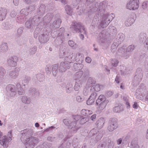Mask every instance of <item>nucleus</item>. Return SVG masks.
<instances>
[{
	"instance_id": "obj_1",
	"label": "nucleus",
	"mask_w": 148,
	"mask_h": 148,
	"mask_svg": "<svg viewBox=\"0 0 148 148\" xmlns=\"http://www.w3.org/2000/svg\"><path fill=\"white\" fill-rule=\"evenodd\" d=\"M102 16L101 22L98 26L99 28L100 29L106 27L115 17L113 13L110 14L105 13Z\"/></svg>"
},
{
	"instance_id": "obj_2",
	"label": "nucleus",
	"mask_w": 148,
	"mask_h": 148,
	"mask_svg": "<svg viewBox=\"0 0 148 148\" xmlns=\"http://www.w3.org/2000/svg\"><path fill=\"white\" fill-rule=\"evenodd\" d=\"M70 28L74 33L86 34V31L84 25L80 22L75 21H73Z\"/></svg>"
},
{
	"instance_id": "obj_3",
	"label": "nucleus",
	"mask_w": 148,
	"mask_h": 148,
	"mask_svg": "<svg viewBox=\"0 0 148 148\" xmlns=\"http://www.w3.org/2000/svg\"><path fill=\"white\" fill-rule=\"evenodd\" d=\"M22 141L25 144L26 148H34L39 141L37 138L31 137L28 138L27 139L23 140Z\"/></svg>"
},
{
	"instance_id": "obj_4",
	"label": "nucleus",
	"mask_w": 148,
	"mask_h": 148,
	"mask_svg": "<svg viewBox=\"0 0 148 148\" xmlns=\"http://www.w3.org/2000/svg\"><path fill=\"white\" fill-rule=\"evenodd\" d=\"M77 123L75 121L73 120L70 121V125L69 128L71 130L66 136V139H68L71 137L73 134L76 133L80 127L77 124Z\"/></svg>"
},
{
	"instance_id": "obj_5",
	"label": "nucleus",
	"mask_w": 148,
	"mask_h": 148,
	"mask_svg": "<svg viewBox=\"0 0 148 148\" xmlns=\"http://www.w3.org/2000/svg\"><path fill=\"white\" fill-rule=\"evenodd\" d=\"M107 4L106 1H104L101 2L97 7L95 5V8H93L95 9V11L91 12V14L94 12L97 11V13L100 14L101 16H102L105 13V9Z\"/></svg>"
},
{
	"instance_id": "obj_6",
	"label": "nucleus",
	"mask_w": 148,
	"mask_h": 148,
	"mask_svg": "<svg viewBox=\"0 0 148 148\" xmlns=\"http://www.w3.org/2000/svg\"><path fill=\"white\" fill-rule=\"evenodd\" d=\"M12 132L10 131L8 132L7 136H3L2 139L0 140V143L4 148H7L8 147L9 145V143L12 140V137L11 134Z\"/></svg>"
},
{
	"instance_id": "obj_7",
	"label": "nucleus",
	"mask_w": 148,
	"mask_h": 148,
	"mask_svg": "<svg viewBox=\"0 0 148 148\" xmlns=\"http://www.w3.org/2000/svg\"><path fill=\"white\" fill-rule=\"evenodd\" d=\"M93 83L94 79L91 77L89 78L88 79L86 86L83 91V93L84 95H87L88 93L93 91L92 86Z\"/></svg>"
},
{
	"instance_id": "obj_8",
	"label": "nucleus",
	"mask_w": 148,
	"mask_h": 148,
	"mask_svg": "<svg viewBox=\"0 0 148 148\" xmlns=\"http://www.w3.org/2000/svg\"><path fill=\"white\" fill-rule=\"evenodd\" d=\"M118 126L117 120L115 118H110L109 121L108 129L110 132H112L116 129Z\"/></svg>"
},
{
	"instance_id": "obj_9",
	"label": "nucleus",
	"mask_w": 148,
	"mask_h": 148,
	"mask_svg": "<svg viewBox=\"0 0 148 148\" xmlns=\"http://www.w3.org/2000/svg\"><path fill=\"white\" fill-rule=\"evenodd\" d=\"M139 0H130L127 4L128 9L134 10L138 9L139 7Z\"/></svg>"
},
{
	"instance_id": "obj_10",
	"label": "nucleus",
	"mask_w": 148,
	"mask_h": 148,
	"mask_svg": "<svg viewBox=\"0 0 148 148\" xmlns=\"http://www.w3.org/2000/svg\"><path fill=\"white\" fill-rule=\"evenodd\" d=\"M18 60V58L17 56H11L7 59V64L9 67H15L17 65Z\"/></svg>"
},
{
	"instance_id": "obj_11",
	"label": "nucleus",
	"mask_w": 148,
	"mask_h": 148,
	"mask_svg": "<svg viewBox=\"0 0 148 148\" xmlns=\"http://www.w3.org/2000/svg\"><path fill=\"white\" fill-rule=\"evenodd\" d=\"M73 53H67V56H65L64 62L66 63V64H70L73 62L77 60L76 58L74 56Z\"/></svg>"
},
{
	"instance_id": "obj_12",
	"label": "nucleus",
	"mask_w": 148,
	"mask_h": 148,
	"mask_svg": "<svg viewBox=\"0 0 148 148\" xmlns=\"http://www.w3.org/2000/svg\"><path fill=\"white\" fill-rule=\"evenodd\" d=\"M95 0H86V2L85 3V5L88 7L87 8H89L90 10L88 11V13L89 14L88 16L91 14V12L94 11L95 8L96 4L94 2Z\"/></svg>"
},
{
	"instance_id": "obj_13",
	"label": "nucleus",
	"mask_w": 148,
	"mask_h": 148,
	"mask_svg": "<svg viewBox=\"0 0 148 148\" xmlns=\"http://www.w3.org/2000/svg\"><path fill=\"white\" fill-rule=\"evenodd\" d=\"M61 22V20L60 18H58L56 20L53 22L51 27H49L48 26L46 27V30L47 32H51L52 29V27L56 29L59 28L60 27Z\"/></svg>"
},
{
	"instance_id": "obj_14",
	"label": "nucleus",
	"mask_w": 148,
	"mask_h": 148,
	"mask_svg": "<svg viewBox=\"0 0 148 148\" xmlns=\"http://www.w3.org/2000/svg\"><path fill=\"white\" fill-rule=\"evenodd\" d=\"M137 91H139L143 97L146 95L145 100L148 101V90H147L146 87L143 84L140 85V88L137 89Z\"/></svg>"
},
{
	"instance_id": "obj_15",
	"label": "nucleus",
	"mask_w": 148,
	"mask_h": 148,
	"mask_svg": "<svg viewBox=\"0 0 148 148\" xmlns=\"http://www.w3.org/2000/svg\"><path fill=\"white\" fill-rule=\"evenodd\" d=\"M7 91L10 93L11 97H14L16 93V89L15 86L13 85L9 84L6 87Z\"/></svg>"
},
{
	"instance_id": "obj_16",
	"label": "nucleus",
	"mask_w": 148,
	"mask_h": 148,
	"mask_svg": "<svg viewBox=\"0 0 148 148\" xmlns=\"http://www.w3.org/2000/svg\"><path fill=\"white\" fill-rule=\"evenodd\" d=\"M32 134V130L31 129H26L24 130L22 133V135L21 138V141L23 140L27 139L29 136Z\"/></svg>"
},
{
	"instance_id": "obj_17",
	"label": "nucleus",
	"mask_w": 148,
	"mask_h": 148,
	"mask_svg": "<svg viewBox=\"0 0 148 148\" xmlns=\"http://www.w3.org/2000/svg\"><path fill=\"white\" fill-rule=\"evenodd\" d=\"M6 70L2 66H0V85H1L5 82V75Z\"/></svg>"
},
{
	"instance_id": "obj_18",
	"label": "nucleus",
	"mask_w": 148,
	"mask_h": 148,
	"mask_svg": "<svg viewBox=\"0 0 148 148\" xmlns=\"http://www.w3.org/2000/svg\"><path fill=\"white\" fill-rule=\"evenodd\" d=\"M38 39L41 43H46L49 40V34L47 33L41 34L39 36Z\"/></svg>"
},
{
	"instance_id": "obj_19",
	"label": "nucleus",
	"mask_w": 148,
	"mask_h": 148,
	"mask_svg": "<svg viewBox=\"0 0 148 148\" xmlns=\"http://www.w3.org/2000/svg\"><path fill=\"white\" fill-rule=\"evenodd\" d=\"M123 52L124 53V58L127 59L129 57L130 52L133 50L134 47H123Z\"/></svg>"
},
{
	"instance_id": "obj_20",
	"label": "nucleus",
	"mask_w": 148,
	"mask_h": 148,
	"mask_svg": "<svg viewBox=\"0 0 148 148\" xmlns=\"http://www.w3.org/2000/svg\"><path fill=\"white\" fill-rule=\"evenodd\" d=\"M70 67V64H66V63L64 62H61L60 64L59 70L61 72H64L67 69H69Z\"/></svg>"
},
{
	"instance_id": "obj_21",
	"label": "nucleus",
	"mask_w": 148,
	"mask_h": 148,
	"mask_svg": "<svg viewBox=\"0 0 148 148\" xmlns=\"http://www.w3.org/2000/svg\"><path fill=\"white\" fill-rule=\"evenodd\" d=\"M19 71L18 69L16 68L14 70L10 71L8 75L12 78L15 79L18 75Z\"/></svg>"
},
{
	"instance_id": "obj_22",
	"label": "nucleus",
	"mask_w": 148,
	"mask_h": 148,
	"mask_svg": "<svg viewBox=\"0 0 148 148\" xmlns=\"http://www.w3.org/2000/svg\"><path fill=\"white\" fill-rule=\"evenodd\" d=\"M7 13V10L5 8H0V21H2L5 18Z\"/></svg>"
},
{
	"instance_id": "obj_23",
	"label": "nucleus",
	"mask_w": 148,
	"mask_h": 148,
	"mask_svg": "<svg viewBox=\"0 0 148 148\" xmlns=\"http://www.w3.org/2000/svg\"><path fill=\"white\" fill-rule=\"evenodd\" d=\"M53 17V13H49L47 14L44 17L43 21L46 23H49L52 20Z\"/></svg>"
},
{
	"instance_id": "obj_24",
	"label": "nucleus",
	"mask_w": 148,
	"mask_h": 148,
	"mask_svg": "<svg viewBox=\"0 0 148 148\" xmlns=\"http://www.w3.org/2000/svg\"><path fill=\"white\" fill-rule=\"evenodd\" d=\"M100 16H101L100 14L98 13V14H95L92 22V24L93 25V26H97L98 25V23L99 21V17ZM101 16L102 17V16Z\"/></svg>"
},
{
	"instance_id": "obj_25",
	"label": "nucleus",
	"mask_w": 148,
	"mask_h": 148,
	"mask_svg": "<svg viewBox=\"0 0 148 148\" xmlns=\"http://www.w3.org/2000/svg\"><path fill=\"white\" fill-rule=\"evenodd\" d=\"M134 15V14L130 15V17L128 18L125 22V25L126 26H130L134 22L135 20L134 18L132 17Z\"/></svg>"
},
{
	"instance_id": "obj_26",
	"label": "nucleus",
	"mask_w": 148,
	"mask_h": 148,
	"mask_svg": "<svg viewBox=\"0 0 148 148\" xmlns=\"http://www.w3.org/2000/svg\"><path fill=\"white\" fill-rule=\"evenodd\" d=\"M45 10L46 7L45 5L44 4H41L37 11L38 15L40 16L43 15L45 13Z\"/></svg>"
},
{
	"instance_id": "obj_27",
	"label": "nucleus",
	"mask_w": 148,
	"mask_h": 148,
	"mask_svg": "<svg viewBox=\"0 0 148 148\" xmlns=\"http://www.w3.org/2000/svg\"><path fill=\"white\" fill-rule=\"evenodd\" d=\"M105 119L103 118H101L96 122V124L99 128H102L105 122Z\"/></svg>"
},
{
	"instance_id": "obj_28",
	"label": "nucleus",
	"mask_w": 148,
	"mask_h": 148,
	"mask_svg": "<svg viewBox=\"0 0 148 148\" xmlns=\"http://www.w3.org/2000/svg\"><path fill=\"white\" fill-rule=\"evenodd\" d=\"M84 77L83 72L82 71L77 72L75 75V78L77 81H78L79 79H80L79 81H82V80Z\"/></svg>"
},
{
	"instance_id": "obj_29",
	"label": "nucleus",
	"mask_w": 148,
	"mask_h": 148,
	"mask_svg": "<svg viewBox=\"0 0 148 148\" xmlns=\"http://www.w3.org/2000/svg\"><path fill=\"white\" fill-rule=\"evenodd\" d=\"M106 100V98L105 96L103 95H100L97 99L96 104L98 105L99 104H100L103 102L105 103V101Z\"/></svg>"
},
{
	"instance_id": "obj_30",
	"label": "nucleus",
	"mask_w": 148,
	"mask_h": 148,
	"mask_svg": "<svg viewBox=\"0 0 148 148\" xmlns=\"http://www.w3.org/2000/svg\"><path fill=\"white\" fill-rule=\"evenodd\" d=\"M146 35L145 33H140L138 36V38L140 43L143 45L144 42L146 40Z\"/></svg>"
},
{
	"instance_id": "obj_31",
	"label": "nucleus",
	"mask_w": 148,
	"mask_h": 148,
	"mask_svg": "<svg viewBox=\"0 0 148 148\" xmlns=\"http://www.w3.org/2000/svg\"><path fill=\"white\" fill-rule=\"evenodd\" d=\"M40 17L37 16H35L32 19V21L34 26H38L41 22Z\"/></svg>"
},
{
	"instance_id": "obj_32",
	"label": "nucleus",
	"mask_w": 148,
	"mask_h": 148,
	"mask_svg": "<svg viewBox=\"0 0 148 148\" xmlns=\"http://www.w3.org/2000/svg\"><path fill=\"white\" fill-rule=\"evenodd\" d=\"M57 32V33L56 35H55V36H54L53 34V33L52 32V31L51 32V36L54 38L57 37V40H63V41H64L65 40V38L64 37L63 34L61 33L59 35V36H58V34H58V33L59 32L58 31V32Z\"/></svg>"
},
{
	"instance_id": "obj_33",
	"label": "nucleus",
	"mask_w": 148,
	"mask_h": 148,
	"mask_svg": "<svg viewBox=\"0 0 148 148\" xmlns=\"http://www.w3.org/2000/svg\"><path fill=\"white\" fill-rule=\"evenodd\" d=\"M44 78V75L40 74L39 73L33 76V80L35 81L36 80H38L40 82L42 81Z\"/></svg>"
},
{
	"instance_id": "obj_34",
	"label": "nucleus",
	"mask_w": 148,
	"mask_h": 148,
	"mask_svg": "<svg viewBox=\"0 0 148 148\" xmlns=\"http://www.w3.org/2000/svg\"><path fill=\"white\" fill-rule=\"evenodd\" d=\"M105 34L102 33H100L97 36V38L99 40V42L101 43L104 42L106 40Z\"/></svg>"
},
{
	"instance_id": "obj_35",
	"label": "nucleus",
	"mask_w": 148,
	"mask_h": 148,
	"mask_svg": "<svg viewBox=\"0 0 148 148\" xmlns=\"http://www.w3.org/2000/svg\"><path fill=\"white\" fill-rule=\"evenodd\" d=\"M16 89L19 95H22L25 93L24 91L22 88L21 84L19 83H17L16 85Z\"/></svg>"
},
{
	"instance_id": "obj_36",
	"label": "nucleus",
	"mask_w": 148,
	"mask_h": 148,
	"mask_svg": "<svg viewBox=\"0 0 148 148\" xmlns=\"http://www.w3.org/2000/svg\"><path fill=\"white\" fill-rule=\"evenodd\" d=\"M82 81H77L75 83L74 87L75 90L76 91H78L80 88L82 84Z\"/></svg>"
},
{
	"instance_id": "obj_37",
	"label": "nucleus",
	"mask_w": 148,
	"mask_h": 148,
	"mask_svg": "<svg viewBox=\"0 0 148 148\" xmlns=\"http://www.w3.org/2000/svg\"><path fill=\"white\" fill-rule=\"evenodd\" d=\"M92 113V111L88 110L83 109L82 110L81 112V114L85 116H88Z\"/></svg>"
},
{
	"instance_id": "obj_38",
	"label": "nucleus",
	"mask_w": 148,
	"mask_h": 148,
	"mask_svg": "<svg viewBox=\"0 0 148 148\" xmlns=\"http://www.w3.org/2000/svg\"><path fill=\"white\" fill-rule=\"evenodd\" d=\"M34 25L32 21L31 18L29 19L25 23V26L27 28H31Z\"/></svg>"
},
{
	"instance_id": "obj_39",
	"label": "nucleus",
	"mask_w": 148,
	"mask_h": 148,
	"mask_svg": "<svg viewBox=\"0 0 148 148\" xmlns=\"http://www.w3.org/2000/svg\"><path fill=\"white\" fill-rule=\"evenodd\" d=\"M73 86L71 83L67 84L66 87V92L68 93H70L73 90Z\"/></svg>"
},
{
	"instance_id": "obj_40",
	"label": "nucleus",
	"mask_w": 148,
	"mask_h": 148,
	"mask_svg": "<svg viewBox=\"0 0 148 148\" xmlns=\"http://www.w3.org/2000/svg\"><path fill=\"white\" fill-rule=\"evenodd\" d=\"M125 39L124 35L121 33L119 34L117 36L116 39L119 41V42H122Z\"/></svg>"
},
{
	"instance_id": "obj_41",
	"label": "nucleus",
	"mask_w": 148,
	"mask_h": 148,
	"mask_svg": "<svg viewBox=\"0 0 148 148\" xmlns=\"http://www.w3.org/2000/svg\"><path fill=\"white\" fill-rule=\"evenodd\" d=\"M94 83H94L92 84V87L93 92L94 91H98L100 90V88H101L102 86L99 85V84H96L93 86V84Z\"/></svg>"
},
{
	"instance_id": "obj_42",
	"label": "nucleus",
	"mask_w": 148,
	"mask_h": 148,
	"mask_svg": "<svg viewBox=\"0 0 148 148\" xmlns=\"http://www.w3.org/2000/svg\"><path fill=\"white\" fill-rule=\"evenodd\" d=\"M65 9L66 14L69 15H71L72 10L71 6L69 5H66L65 7Z\"/></svg>"
},
{
	"instance_id": "obj_43",
	"label": "nucleus",
	"mask_w": 148,
	"mask_h": 148,
	"mask_svg": "<svg viewBox=\"0 0 148 148\" xmlns=\"http://www.w3.org/2000/svg\"><path fill=\"white\" fill-rule=\"evenodd\" d=\"M31 6H29L27 8H24L22 9L20 12V13L24 14L25 16H27L29 14L28 11L30 10Z\"/></svg>"
},
{
	"instance_id": "obj_44",
	"label": "nucleus",
	"mask_w": 148,
	"mask_h": 148,
	"mask_svg": "<svg viewBox=\"0 0 148 148\" xmlns=\"http://www.w3.org/2000/svg\"><path fill=\"white\" fill-rule=\"evenodd\" d=\"M123 106L122 105H119L115 107L113 109V111L116 112H119L123 110Z\"/></svg>"
},
{
	"instance_id": "obj_45",
	"label": "nucleus",
	"mask_w": 148,
	"mask_h": 148,
	"mask_svg": "<svg viewBox=\"0 0 148 148\" xmlns=\"http://www.w3.org/2000/svg\"><path fill=\"white\" fill-rule=\"evenodd\" d=\"M58 65L56 64H54L52 66V70L53 75L54 76H56L58 72Z\"/></svg>"
},
{
	"instance_id": "obj_46",
	"label": "nucleus",
	"mask_w": 148,
	"mask_h": 148,
	"mask_svg": "<svg viewBox=\"0 0 148 148\" xmlns=\"http://www.w3.org/2000/svg\"><path fill=\"white\" fill-rule=\"evenodd\" d=\"M65 55H66L65 50L63 48V47H62L60 48L59 56L60 58H62L64 57Z\"/></svg>"
},
{
	"instance_id": "obj_47",
	"label": "nucleus",
	"mask_w": 148,
	"mask_h": 148,
	"mask_svg": "<svg viewBox=\"0 0 148 148\" xmlns=\"http://www.w3.org/2000/svg\"><path fill=\"white\" fill-rule=\"evenodd\" d=\"M25 17L24 14H22L20 13L18 15L16 19V21L17 22L20 23L23 20Z\"/></svg>"
},
{
	"instance_id": "obj_48",
	"label": "nucleus",
	"mask_w": 148,
	"mask_h": 148,
	"mask_svg": "<svg viewBox=\"0 0 148 148\" xmlns=\"http://www.w3.org/2000/svg\"><path fill=\"white\" fill-rule=\"evenodd\" d=\"M22 100L23 103L26 104H29L31 101V100L30 98H27L25 96L22 97Z\"/></svg>"
},
{
	"instance_id": "obj_49",
	"label": "nucleus",
	"mask_w": 148,
	"mask_h": 148,
	"mask_svg": "<svg viewBox=\"0 0 148 148\" xmlns=\"http://www.w3.org/2000/svg\"><path fill=\"white\" fill-rule=\"evenodd\" d=\"M106 104V103H102L100 104H99V106L97 108V110L99 111H101L105 108Z\"/></svg>"
},
{
	"instance_id": "obj_50",
	"label": "nucleus",
	"mask_w": 148,
	"mask_h": 148,
	"mask_svg": "<svg viewBox=\"0 0 148 148\" xmlns=\"http://www.w3.org/2000/svg\"><path fill=\"white\" fill-rule=\"evenodd\" d=\"M30 80V77L27 76H25L24 79L22 83L25 86L29 83Z\"/></svg>"
},
{
	"instance_id": "obj_51",
	"label": "nucleus",
	"mask_w": 148,
	"mask_h": 148,
	"mask_svg": "<svg viewBox=\"0 0 148 148\" xmlns=\"http://www.w3.org/2000/svg\"><path fill=\"white\" fill-rule=\"evenodd\" d=\"M23 28L22 27H20L18 29L17 32L16 36L17 37H19L21 35L23 32Z\"/></svg>"
},
{
	"instance_id": "obj_52",
	"label": "nucleus",
	"mask_w": 148,
	"mask_h": 148,
	"mask_svg": "<svg viewBox=\"0 0 148 148\" xmlns=\"http://www.w3.org/2000/svg\"><path fill=\"white\" fill-rule=\"evenodd\" d=\"M71 137L69 138L68 139H66V137H65V138H64V140H65V141H67L68 140V142H66L65 143H63L64 145V147L65 146V148H69L71 144V143L70 141V142H69V139H70V138Z\"/></svg>"
},
{
	"instance_id": "obj_53",
	"label": "nucleus",
	"mask_w": 148,
	"mask_h": 148,
	"mask_svg": "<svg viewBox=\"0 0 148 148\" xmlns=\"http://www.w3.org/2000/svg\"><path fill=\"white\" fill-rule=\"evenodd\" d=\"M143 9L146 10H148V1L143 2L142 4Z\"/></svg>"
},
{
	"instance_id": "obj_54",
	"label": "nucleus",
	"mask_w": 148,
	"mask_h": 148,
	"mask_svg": "<svg viewBox=\"0 0 148 148\" xmlns=\"http://www.w3.org/2000/svg\"><path fill=\"white\" fill-rule=\"evenodd\" d=\"M111 62L112 66L114 67H116L118 65L119 61L116 59H113L112 60Z\"/></svg>"
},
{
	"instance_id": "obj_55",
	"label": "nucleus",
	"mask_w": 148,
	"mask_h": 148,
	"mask_svg": "<svg viewBox=\"0 0 148 148\" xmlns=\"http://www.w3.org/2000/svg\"><path fill=\"white\" fill-rule=\"evenodd\" d=\"M119 69L120 73L122 75H124L125 74L126 72L124 67L123 66H120Z\"/></svg>"
},
{
	"instance_id": "obj_56",
	"label": "nucleus",
	"mask_w": 148,
	"mask_h": 148,
	"mask_svg": "<svg viewBox=\"0 0 148 148\" xmlns=\"http://www.w3.org/2000/svg\"><path fill=\"white\" fill-rule=\"evenodd\" d=\"M56 128L54 126H51L46 129L45 130V131L46 132H52L56 130Z\"/></svg>"
},
{
	"instance_id": "obj_57",
	"label": "nucleus",
	"mask_w": 148,
	"mask_h": 148,
	"mask_svg": "<svg viewBox=\"0 0 148 148\" xmlns=\"http://www.w3.org/2000/svg\"><path fill=\"white\" fill-rule=\"evenodd\" d=\"M95 101L94 100L89 97L86 101V103L88 105H90L93 104Z\"/></svg>"
},
{
	"instance_id": "obj_58",
	"label": "nucleus",
	"mask_w": 148,
	"mask_h": 148,
	"mask_svg": "<svg viewBox=\"0 0 148 148\" xmlns=\"http://www.w3.org/2000/svg\"><path fill=\"white\" fill-rule=\"evenodd\" d=\"M88 119L87 117H84L82 118L80 121L79 122L81 124H83L88 121Z\"/></svg>"
},
{
	"instance_id": "obj_59",
	"label": "nucleus",
	"mask_w": 148,
	"mask_h": 148,
	"mask_svg": "<svg viewBox=\"0 0 148 148\" xmlns=\"http://www.w3.org/2000/svg\"><path fill=\"white\" fill-rule=\"evenodd\" d=\"M97 95V93L95 92H94L91 93L89 97L95 101Z\"/></svg>"
},
{
	"instance_id": "obj_60",
	"label": "nucleus",
	"mask_w": 148,
	"mask_h": 148,
	"mask_svg": "<svg viewBox=\"0 0 148 148\" xmlns=\"http://www.w3.org/2000/svg\"><path fill=\"white\" fill-rule=\"evenodd\" d=\"M106 145V143L104 142L99 144L97 148H105Z\"/></svg>"
},
{
	"instance_id": "obj_61",
	"label": "nucleus",
	"mask_w": 148,
	"mask_h": 148,
	"mask_svg": "<svg viewBox=\"0 0 148 148\" xmlns=\"http://www.w3.org/2000/svg\"><path fill=\"white\" fill-rule=\"evenodd\" d=\"M73 117L74 118L73 120L75 121L77 123L78 120L81 119V116L80 115H75Z\"/></svg>"
},
{
	"instance_id": "obj_62",
	"label": "nucleus",
	"mask_w": 148,
	"mask_h": 148,
	"mask_svg": "<svg viewBox=\"0 0 148 148\" xmlns=\"http://www.w3.org/2000/svg\"><path fill=\"white\" fill-rule=\"evenodd\" d=\"M121 43V42H119V41L116 39L114 40L113 44V46H118Z\"/></svg>"
},
{
	"instance_id": "obj_63",
	"label": "nucleus",
	"mask_w": 148,
	"mask_h": 148,
	"mask_svg": "<svg viewBox=\"0 0 148 148\" xmlns=\"http://www.w3.org/2000/svg\"><path fill=\"white\" fill-rule=\"evenodd\" d=\"M109 29L111 32L114 33H116V29L115 27L113 26H109Z\"/></svg>"
},
{
	"instance_id": "obj_64",
	"label": "nucleus",
	"mask_w": 148,
	"mask_h": 148,
	"mask_svg": "<svg viewBox=\"0 0 148 148\" xmlns=\"http://www.w3.org/2000/svg\"><path fill=\"white\" fill-rule=\"evenodd\" d=\"M73 55H74V56L76 58V59H77V60H79L81 57H82V55H81L80 53H77L76 54L75 53H73Z\"/></svg>"
}]
</instances>
